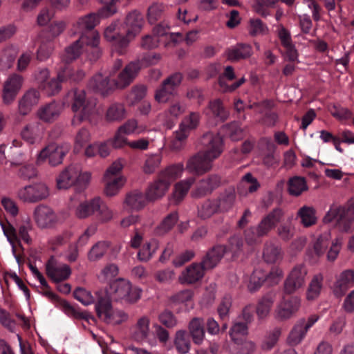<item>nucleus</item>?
Instances as JSON below:
<instances>
[{
  "mask_svg": "<svg viewBox=\"0 0 354 354\" xmlns=\"http://www.w3.org/2000/svg\"><path fill=\"white\" fill-rule=\"evenodd\" d=\"M24 79L21 75L13 73L8 77L3 85L2 99L5 104L12 103L20 92Z\"/></svg>",
  "mask_w": 354,
  "mask_h": 354,
  "instance_id": "aec40b11",
  "label": "nucleus"
},
{
  "mask_svg": "<svg viewBox=\"0 0 354 354\" xmlns=\"http://www.w3.org/2000/svg\"><path fill=\"white\" fill-rule=\"evenodd\" d=\"M163 12L162 4L154 3L148 8V21L150 24H154L161 19Z\"/></svg>",
  "mask_w": 354,
  "mask_h": 354,
  "instance_id": "0e129e2a",
  "label": "nucleus"
},
{
  "mask_svg": "<svg viewBox=\"0 0 354 354\" xmlns=\"http://www.w3.org/2000/svg\"><path fill=\"white\" fill-rule=\"evenodd\" d=\"M200 114L197 112H191L185 117L180 126V130L185 131L188 134L190 130L196 129L200 122Z\"/></svg>",
  "mask_w": 354,
  "mask_h": 354,
  "instance_id": "603ef678",
  "label": "nucleus"
},
{
  "mask_svg": "<svg viewBox=\"0 0 354 354\" xmlns=\"http://www.w3.org/2000/svg\"><path fill=\"white\" fill-rule=\"evenodd\" d=\"M300 299L292 296L288 298L283 297L282 302L277 308V317L281 319L290 318L300 307Z\"/></svg>",
  "mask_w": 354,
  "mask_h": 354,
  "instance_id": "a878e982",
  "label": "nucleus"
},
{
  "mask_svg": "<svg viewBox=\"0 0 354 354\" xmlns=\"http://www.w3.org/2000/svg\"><path fill=\"white\" fill-rule=\"evenodd\" d=\"M273 303L274 296L272 294H268L261 299L257 307L255 308L259 318H263L268 314Z\"/></svg>",
  "mask_w": 354,
  "mask_h": 354,
  "instance_id": "3c124183",
  "label": "nucleus"
},
{
  "mask_svg": "<svg viewBox=\"0 0 354 354\" xmlns=\"http://www.w3.org/2000/svg\"><path fill=\"white\" fill-rule=\"evenodd\" d=\"M174 345L177 351L181 354H186L190 350V338L185 330H178L176 333Z\"/></svg>",
  "mask_w": 354,
  "mask_h": 354,
  "instance_id": "a19ab883",
  "label": "nucleus"
},
{
  "mask_svg": "<svg viewBox=\"0 0 354 354\" xmlns=\"http://www.w3.org/2000/svg\"><path fill=\"white\" fill-rule=\"evenodd\" d=\"M99 43L100 35L97 32H91L89 35L80 37L78 40L66 48L62 60L67 64L71 63L80 55L85 48L88 59L92 62L96 61L101 55Z\"/></svg>",
  "mask_w": 354,
  "mask_h": 354,
  "instance_id": "39448f33",
  "label": "nucleus"
},
{
  "mask_svg": "<svg viewBox=\"0 0 354 354\" xmlns=\"http://www.w3.org/2000/svg\"><path fill=\"white\" fill-rule=\"evenodd\" d=\"M39 136V129L37 125L31 124L27 126L21 131L23 139L30 143H34Z\"/></svg>",
  "mask_w": 354,
  "mask_h": 354,
  "instance_id": "680f3d73",
  "label": "nucleus"
},
{
  "mask_svg": "<svg viewBox=\"0 0 354 354\" xmlns=\"http://www.w3.org/2000/svg\"><path fill=\"white\" fill-rule=\"evenodd\" d=\"M103 7L99 10L97 13L92 12L82 17H80L77 22L80 37L89 35L91 32H97L94 28L99 24L100 17L106 18L113 15L116 12L115 3H106L99 0Z\"/></svg>",
  "mask_w": 354,
  "mask_h": 354,
  "instance_id": "9b49d317",
  "label": "nucleus"
},
{
  "mask_svg": "<svg viewBox=\"0 0 354 354\" xmlns=\"http://www.w3.org/2000/svg\"><path fill=\"white\" fill-rule=\"evenodd\" d=\"M283 276V271L277 267H273L269 273L257 268L252 273L248 285L250 292L258 290L263 283L267 281L270 285L277 283Z\"/></svg>",
  "mask_w": 354,
  "mask_h": 354,
  "instance_id": "ddd939ff",
  "label": "nucleus"
},
{
  "mask_svg": "<svg viewBox=\"0 0 354 354\" xmlns=\"http://www.w3.org/2000/svg\"><path fill=\"white\" fill-rule=\"evenodd\" d=\"M194 181V178H189L176 184L173 194V199L175 203H179L184 198Z\"/></svg>",
  "mask_w": 354,
  "mask_h": 354,
  "instance_id": "58836bf2",
  "label": "nucleus"
},
{
  "mask_svg": "<svg viewBox=\"0 0 354 354\" xmlns=\"http://www.w3.org/2000/svg\"><path fill=\"white\" fill-rule=\"evenodd\" d=\"M65 28V23L62 21H53L46 23V40L58 36Z\"/></svg>",
  "mask_w": 354,
  "mask_h": 354,
  "instance_id": "864d4df0",
  "label": "nucleus"
},
{
  "mask_svg": "<svg viewBox=\"0 0 354 354\" xmlns=\"http://www.w3.org/2000/svg\"><path fill=\"white\" fill-rule=\"evenodd\" d=\"M183 169V163L180 162L170 165L162 171L158 180L151 183L147 190L148 201H153L162 197L171 183L180 177Z\"/></svg>",
  "mask_w": 354,
  "mask_h": 354,
  "instance_id": "0eeeda50",
  "label": "nucleus"
},
{
  "mask_svg": "<svg viewBox=\"0 0 354 354\" xmlns=\"http://www.w3.org/2000/svg\"><path fill=\"white\" fill-rule=\"evenodd\" d=\"M281 247L271 241H267L264 245L263 258L268 263H275L282 259Z\"/></svg>",
  "mask_w": 354,
  "mask_h": 354,
  "instance_id": "2f4dec72",
  "label": "nucleus"
},
{
  "mask_svg": "<svg viewBox=\"0 0 354 354\" xmlns=\"http://www.w3.org/2000/svg\"><path fill=\"white\" fill-rule=\"evenodd\" d=\"M225 248L215 245L204 256L201 263H193L182 272L179 279L182 283L192 284L201 280L205 270L214 268L224 255Z\"/></svg>",
  "mask_w": 354,
  "mask_h": 354,
  "instance_id": "20e7f679",
  "label": "nucleus"
},
{
  "mask_svg": "<svg viewBox=\"0 0 354 354\" xmlns=\"http://www.w3.org/2000/svg\"><path fill=\"white\" fill-rule=\"evenodd\" d=\"M277 35L281 46L286 49V57L290 62H295L298 57L297 51L292 42L290 32L283 26H281L277 31Z\"/></svg>",
  "mask_w": 354,
  "mask_h": 354,
  "instance_id": "bb28decb",
  "label": "nucleus"
},
{
  "mask_svg": "<svg viewBox=\"0 0 354 354\" xmlns=\"http://www.w3.org/2000/svg\"><path fill=\"white\" fill-rule=\"evenodd\" d=\"M307 270L303 265L295 266L284 282V292L290 295L303 287L305 283V277Z\"/></svg>",
  "mask_w": 354,
  "mask_h": 354,
  "instance_id": "412c9836",
  "label": "nucleus"
},
{
  "mask_svg": "<svg viewBox=\"0 0 354 354\" xmlns=\"http://www.w3.org/2000/svg\"><path fill=\"white\" fill-rule=\"evenodd\" d=\"M15 59V51L13 49H6L0 54V69L10 68Z\"/></svg>",
  "mask_w": 354,
  "mask_h": 354,
  "instance_id": "bf43d9fd",
  "label": "nucleus"
},
{
  "mask_svg": "<svg viewBox=\"0 0 354 354\" xmlns=\"http://www.w3.org/2000/svg\"><path fill=\"white\" fill-rule=\"evenodd\" d=\"M149 319L146 317H142L138 321L136 330L134 332V338L138 342L144 341L149 334Z\"/></svg>",
  "mask_w": 354,
  "mask_h": 354,
  "instance_id": "09e8293b",
  "label": "nucleus"
},
{
  "mask_svg": "<svg viewBox=\"0 0 354 354\" xmlns=\"http://www.w3.org/2000/svg\"><path fill=\"white\" fill-rule=\"evenodd\" d=\"M288 189L290 195L299 196L307 189L305 178L300 176L290 178L288 182Z\"/></svg>",
  "mask_w": 354,
  "mask_h": 354,
  "instance_id": "a18cd8bd",
  "label": "nucleus"
},
{
  "mask_svg": "<svg viewBox=\"0 0 354 354\" xmlns=\"http://www.w3.org/2000/svg\"><path fill=\"white\" fill-rule=\"evenodd\" d=\"M85 72L82 69H75L69 66H66L64 69L58 73V77L64 82L69 80L73 82H79L84 79Z\"/></svg>",
  "mask_w": 354,
  "mask_h": 354,
  "instance_id": "ea45409f",
  "label": "nucleus"
},
{
  "mask_svg": "<svg viewBox=\"0 0 354 354\" xmlns=\"http://www.w3.org/2000/svg\"><path fill=\"white\" fill-rule=\"evenodd\" d=\"M126 109L122 103H113L108 108L106 117L109 121H120L126 117Z\"/></svg>",
  "mask_w": 354,
  "mask_h": 354,
  "instance_id": "37998d69",
  "label": "nucleus"
},
{
  "mask_svg": "<svg viewBox=\"0 0 354 354\" xmlns=\"http://www.w3.org/2000/svg\"><path fill=\"white\" fill-rule=\"evenodd\" d=\"M147 201V195L136 190L127 196L125 203L131 209L138 210L145 206Z\"/></svg>",
  "mask_w": 354,
  "mask_h": 354,
  "instance_id": "4c0bfd02",
  "label": "nucleus"
},
{
  "mask_svg": "<svg viewBox=\"0 0 354 354\" xmlns=\"http://www.w3.org/2000/svg\"><path fill=\"white\" fill-rule=\"evenodd\" d=\"M182 80L183 75L180 73H176L169 76L162 82L160 88L156 91V100L160 103L168 101L171 97L176 94Z\"/></svg>",
  "mask_w": 354,
  "mask_h": 354,
  "instance_id": "a211bd4d",
  "label": "nucleus"
},
{
  "mask_svg": "<svg viewBox=\"0 0 354 354\" xmlns=\"http://www.w3.org/2000/svg\"><path fill=\"white\" fill-rule=\"evenodd\" d=\"M218 212H219V210L215 200L207 199L198 208V216L203 220L210 218Z\"/></svg>",
  "mask_w": 354,
  "mask_h": 354,
  "instance_id": "c03bdc74",
  "label": "nucleus"
},
{
  "mask_svg": "<svg viewBox=\"0 0 354 354\" xmlns=\"http://www.w3.org/2000/svg\"><path fill=\"white\" fill-rule=\"evenodd\" d=\"M324 277L322 274L313 276L306 290V299L308 301L317 299L321 294L323 288Z\"/></svg>",
  "mask_w": 354,
  "mask_h": 354,
  "instance_id": "72a5a7b5",
  "label": "nucleus"
},
{
  "mask_svg": "<svg viewBox=\"0 0 354 354\" xmlns=\"http://www.w3.org/2000/svg\"><path fill=\"white\" fill-rule=\"evenodd\" d=\"M247 333V324L242 322H236L230 329V336L236 344H242L243 337H245Z\"/></svg>",
  "mask_w": 354,
  "mask_h": 354,
  "instance_id": "49530a36",
  "label": "nucleus"
},
{
  "mask_svg": "<svg viewBox=\"0 0 354 354\" xmlns=\"http://www.w3.org/2000/svg\"><path fill=\"white\" fill-rule=\"evenodd\" d=\"M122 169V165L119 161L114 162L106 170L104 174L106 186L104 192L108 196L115 195L124 183V179L118 174Z\"/></svg>",
  "mask_w": 354,
  "mask_h": 354,
  "instance_id": "f3484780",
  "label": "nucleus"
},
{
  "mask_svg": "<svg viewBox=\"0 0 354 354\" xmlns=\"http://www.w3.org/2000/svg\"><path fill=\"white\" fill-rule=\"evenodd\" d=\"M140 289L132 287L128 281L120 279L113 281L110 286L109 292H97L95 307L97 317L106 324H120L127 315L122 310L113 309L112 299L134 303L140 299Z\"/></svg>",
  "mask_w": 354,
  "mask_h": 354,
  "instance_id": "f257e3e1",
  "label": "nucleus"
},
{
  "mask_svg": "<svg viewBox=\"0 0 354 354\" xmlns=\"http://www.w3.org/2000/svg\"><path fill=\"white\" fill-rule=\"evenodd\" d=\"M221 132L233 141L242 139L244 136V131L238 122H232L223 126Z\"/></svg>",
  "mask_w": 354,
  "mask_h": 354,
  "instance_id": "e433bc0d",
  "label": "nucleus"
},
{
  "mask_svg": "<svg viewBox=\"0 0 354 354\" xmlns=\"http://www.w3.org/2000/svg\"><path fill=\"white\" fill-rule=\"evenodd\" d=\"M159 322L168 328L174 327L177 324V320L174 315L169 310H165L158 316Z\"/></svg>",
  "mask_w": 354,
  "mask_h": 354,
  "instance_id": "338daca9",
  "label": "nucleus"
},
{
  "mask_svg": "<svg viewBox=\"0 0 354 354\" xmlns=\"http://www.w3.org/2000/svg\"><path fill=\"white\" fill-rule=\"evenodd\" d=\"M17 196L25 203H35L39 202L44 198V186L42 183L25 186L18 191Z\"/></svg>",
  "mask_w": 354,
  "mask_h": 354,
  "instance_id": "4be33fe9",
  "label": "nucleus"
},
{
  "mask_svg": "<svg viewBox=\"0 0 354 354\" xmlns=\"http://www.w3.org/2000/svg\"><path fill=\"white\" fill-rule=\"evenodd\" d=\"M104 38L112 43L113 50L119 55H124L131 41L128 35L124 32L123 26H119L118 23L115 21L109 25L104 30Z\"/></svg>",
  "mask_w": 354,
  "mask_h": 354,
  "instance_id": "4468645a",
  "label": "nucleus"
},
{
  "mask_svg": "<svg viewBox=\"0 0 354 354\" xmlns=\"http://www.w3.org/2000/svg\"><path fill=\"white\" fill-rule=\"evenodd\" d=\"M95 213L102 222L109 221L112 218L111 211L99 197L80 203L75 212L76 216L80 218H86Z\"/></svg>",
  "mask_w": 354,
  "mask_h": 354,
  "instance_id": "f8f14e48",
  "label": "nucleus"
},
{
  "mask_svg": "<svg viewBox=\"0 0 354 354\" xmlns=\"http://www.w3.org/2000/svg\"><path fill=\"white\" fill-rule=\"evenodd\" d=\"M283 212L280 208H275L262 218L257 227H250L244 232L246 243L254 245L261 243V237L266 236L277 225L280 223Z\"/></svg>",
  "mask_w": 354,
  "mask_h": 354,
  "instance_id": "6e6552de",
  "label": "nucleus"
},
{
  "mask_svg": "<svg viewBox=\"0 0 354 354\" xmlns=\"http://www.w3.org/2000/svg\"><path fill=\"white\" fill-rule=\"evenodd\" d=\"M204 150L191 157L187 163V169L196 174H202L210 170L212 162L222 153L223 138L219 133H205L201 139Z\"/></svg>",
  "mask_w": 354,
  "mask_h": 354,
  "instance_id": "f03ea898",
  "label": "nucleus"
},
{
  "mask_svg": "<svg viewBox=\"0 0 354 354\" xmlns=\"http://www.w3.org/2000/svg\"><path fill=\"white\" fill-rule=\"evenodd\" d=\"M64 82V80H60L58 77V75L56 78H52L47 82V70L46 69V95H54L58 93L62 88V83Z\"/></svg>",
  "mask_w": 354,
  "mask_h": 354,
  "instance_id": "4d7b16f0",
  "label": "nucleus"
},
{
  "mask_svg": "<svg viewBox=\"0 0 354 354\" xmlns=\"http://www.w3.org/2000/svg\"><path fill=\"white\" fill-rule=\"evenodd\" d=\"M189 330L194 343L201 344L205 338L203 319L198 317L193 318L189 322Z\"/></svg>",
  "mask_w": 354,
  "mask_h": 354,
  "instance_id": "473e14b6",
  "label": "nucleus"
},
{
  "mask_svg": "<svg viewBox=\"0 0 354 354\" xmlns=\"http://www.w3.org/2000/svg\"><path fill=\"white\" fill-rule=\"evenodd\" d=\"M71 274L69 266L59 262L54 256H51L46 263V274L55 283L65 281Z\"/></svg>",
  "mask_w": 354,
  "mask_h": 354,
  "instance_id": "6ab92c4d",
  "label": "nucleus"
},
{
  "mask_svg": "<svg viewBox=\"0 0 354 354\" xmlns=\"http://www.w3.org/2000/svg\"><path fill=\"white\" fill-rule=\"evenodd\" d=\"M235 199L236 195L234 191H225L221 194L217 199H215L219 212L229 211L232 207Z\"/></svg>",
  "mask_w": 354,
  "mask_h": 354,
  "instance_id": "79ce46f5",
  "label": "nucleus"
},
{
  "mask_svg": "<svg viewBox=\"0 0 354 354\" xmlns=\"http://www.w3.org/2000/svg\"><path fill=\"white\" fill-rule=\"evenodd\" d=\"M221 185V178L217 175H209L208 177L201 179L196 185V188L192 192L194 198H201L211 194L212 192Z\"/></svg>",
  "mask_w": 354,
  "mask_h": 354,
  "instance_id": "5701e85b",
  "label": "nucleus"
},
{
  "mask_svg": "<svg viewBox=\"0 0 354 354\" xmlns=\"http://www.w3.org/2000/svg\"><path fill=\"white\" fill-rule=\"evenodd\" d=\"M253 54L252 47L250 44L239 43L232 46L227 51L228 59L235 62L241 59H246Z\"/></svg>",
  "mask_w": 354,
  "mask_h": 354,
  "instance_id": "c756f323",
  "label": "nucleus"
},
{
  "mask_svg": "<svg viewBox=\"0 0 354 354\" xmlns=\"http://www.w3.org/2000/svg\"><path fill=\"white\" fill-rule=\"evenodd\" d=\"M46 297H48L57 307L62 309L68 317L75 319L88 322L92 318L87 312L82 311L77 306L71 305L66 300L61 299L57 294L49 290L48 285L46 283Z\"/></svg>",
  "mask_w": 354,
  "mask_h": 354,
  "instance_id": "dca6fc26",
  "label": "nucleus"
},
{
  "mask_svg": "<svg viewBox=\"0 0 354 354\" xmlns=\"http://www.w3.org/2000/svg\"><path fill=\"white\" fill-rule=\"evenodd\" d=\"M61 106L53 101L46 105V122L55 120L59 115Z\"/></svg>",
  "mask_w": 354,
  "mask_h": 354,
  "instance_id": "69168bd1",
  "label": "nucleus"
},
{
  "mask_svg": "<svg viewBox=\"0 0 354 354\" xmlns=\"http://www.w3.org/2000/svg\"><path fill=\"white\" fill-rule=\"evenodd\" d=\"M143 24V15L140 12L133 10L125 18L124 32L132 40L140 32Z\"/></svg>",
  "mask_w": 354,
  "mask_h": 354,
  "instance_id": "b1692460",
  "label": "nucleus"
},
{
  "mask_svg": "<svg viewBox=\"0 0 354 354\" xmlns=\"http://www.w3.org/2000/svg\"><path fill=\"white\" fill-rule=\"evenodd\" d=\"M178 220V215L176 212L168 214L162 221L155 228L154 234L156 236H163L168 233L176 225Z\"/></svg>",
  "mask_w": 354,
  "mask_h": 354,
  "instance_id": "f704fd0d",
  "label": "nucleus"
},
{
  "mask_svg": "<svg viewBox=\"0 0 354 354\" xmlns=\"http://www.w3.org/2000/svg\"><path fill=\"white\" fill-rule=\"evenodd\" d=\"M140 69V63L132 62L118 73L116 79H111L110 76H104L98 73L89 80L88 88L94 93L105 95L115 88H124L128 86L136 78Z\"/></svg>",
  "mask_w": 354,
  "mask_h": 354,
  "instance_id": "7ed1b4c3",
  "label": "nucleus"
},
{
  "mask_svg": "<svg viewBox=\"0 0 354 354\" xmlns=\"http://www.w3.org/2000/svg\"><path fill=\"white\" fill-rule=\"evenodd\" d=\"M268 30L267 26L261 19H252L250 20L249 33L251 36L264 35Z\"/></svg>",
  "mask_w": 354,
  "mask_h": 354,
  "instance_id": "13d9d810",
  "label": "nucleus"
},
{
  "mask_svg": "<svg viewBox=\"0 0 354 354\" xmlns=\"http://www.w3.org/2000/svg\"><path fill=\"white\" fill-rule=\"evenodd\" d=\"M297 215L304 227H310L316 223L315 210L313 207L304 206L299 209Z\"/></svg>",
  "mask_w": 354,
  "mask_h": 354,
  "instance_id": "de8ad7c7",
  "label": "nucleus"
},
{
  "mask_svg": "<svg viewBox=\"0 0 354 354\" xmlns=\"http://www.w3.org/2000/svg\"><path fill=\"white\" fill-rule=\"evenodd\" d=\"M39 93L34 89L27 91L19 102V112L25 115L28 114L32 108L37 105L39 101Z\"/></svg>",
  "mask_w": 354,
  "mask_h": 354,
  "instance_id": "7c9ffc66",
  "label": "nucleus"
},
{
  "mask_svg": "<svg viewBox=\"0 0 354 354\" xmlns=\"http://www.w3.org/2000/svg\"><path fill=\"white\" fill-rule=\"evenodd\" d=\"M79 165H71L66 167L57 178L59 189H68L75 187L76 192L81 193L87 187L91 175L88 172L82 173Z\"/></svg>",
  "mask_w": 354,
  "mask_h": 354,
  "instance_id": "9d476101",
  "label": "nucleus"
},
{
  "mask_svg": "<svg viewBox=\"0 0 354 354\" xmlns=\"http://www.w3.org/2000/svg\"><path fill=\"white\" fill-rule=\"evenodd\" d=\"M295 233V227L290 222L281 223L277 229L278 236L283 241L291 240L294 237Z\"/></svg>",
  "mask_w": 354,
  "mask_h": 354,
  "instance_id": "6e6d98bb",
  "label": "nucleus"
},
{
  "mask_svg": "<svg viewBox=\"0 0 354 354\" xmlns=\"http://www.w3.org/2000/svg\"><path fill=\"white\" fill-rule=\"evenodd\" d=\"M69 147L68 145L59 146L52 144L46 146V159H48V162L52 166H56L62 162L63 158L68 153Z\"/></svg>",
  "mask_w": 354,
  "mask_h": 354,
  "instance_id": "c85d7f7f",
  "label": "nucleus"
},
{
  "mask_svg": "<svg viewBox=\"0 0 354 354\" xmlns=\"http://www.w3.org/2000/svg\"><path fill=\"white\" fill-rule=\"evenodd\" d=\"M104 38L112 43L113 50L119 55H124L131 41L128 35L124 32L123 26H119L118 23L115 21L109 25L104 30Z\"/></svg>",
  "mask_w": 354,
  "mask_h": 354,
  "instance_id": "2eb2a0df",
  "label": "nucleus"
},
{
  "mask_svg": "<svg viewBox=\"0 0 354 354\" xmlns=\"http://www.w3.org/2000/svg\"><path fill=\"white\" fill-rule=\"evenodd\" d=\"M159 248V242L155 239H151L142 245L138 252L139 261L147 262L149 261Z\"/></svg>",
  "mask_w": 354,
  "mask_h": 354,
  "instance_id": "c9c22d12",
  "label": "nucleus"
},
{
  "mask_svg": "<svg viewBox=\"0 0 354 354\" xmlns=\"http://www.w3.org/2000/svg\"><path fill=\"white\" fill-rule=\"evenodd\" d=\"M235 78L234 68L231 66L225 67L224 73L218 77V84L222 92H232L241 86L245 81L244 77L241 78L234 83L229 84V81H232Z\"/></svg>",
  "mask_w": 354,
  "mask_h": 354,
  "instance_id": "393cba45",
  "label": "nucleus"
},
{
  "mask_svg": "<svg viewBox=\"0 0 354 354\" xmlns=\"http://www.w3.org/2000/svg\"><path fill=\"white\" fill-rule=\"evenodd\" d=\"M323 221L325 223L335 221L340 231L349 232L354 222V199L348 201L345 205H333Z\"/></svg>",
  "mask_w": 354,
  "mask_h": 354,
  "instance_id": "1a4fd4ad",
  "label": "nucleus"
},
{
  "mask_svg": "<svg viewBox=\"0 0 354 354\" xmlns=\"http://www.w3.org/2000/svg\"><path fill=\"white\" fill-rule=\"evenodd\" d=\"M241 185L246 187L250 193L256 192L260 187L257 178L252 174H246L242 178Z\"/></svg>",
  "mask_w": 354,
  "mask_h": 354,
  "instance_id": "774afa93",
  "label": "nucleus"
},
{
  "mask_svg": "<svg viewBox=\"0 0 354 354\" xmlns=\"http://www.w3.org/2000/svg\"><path fill=\"white\" fill-rule=\"evenodd\" d=\"M109 243L106 241H99L90 250L88 259L91 261H95L101 259L109 248Z\"/></svg>",
  "mask_w": 354,
  "mask_h": 354,
  "instance_id": "5fc2aeb1",
  "label": "nucleus"
},
{
  "mask_svg": "<svg viewBox=\"0 0 354 354\" xmlns=\"http://www.w3.org/2000/svg\"><path fill=\"white\" fill-rule=\"evenodd\" d=\"M66 100L71 103V109L75 113L72 124L77 125L84 120H90L96 112L95 100L89 99L82 89H73L67 93Z\"/></svg>",
  "mask_w": 354,
  "mask_h": 354,
  "instance_id": "423d86ee",
  "label": "nucleus"
},
{
  "mask_svg": "<svg viewBox=\"0 0 354 354\" xmlns=\"http://www.w3.org/2000/svg\"><path fill=\"white\" fill-rule=\"evenodd\" d=\"M73 296L84 306L90 305L95 301L91 293L83 288H77L73 292Z\"/></svg>",
  "mask_w": 354,
  "mask_h": 354,
  "instance_id": "052dcab7",
  "label": "nucleus"
},
{
  "mask_svg": "<svg viewBox=\"0 0 354 354\" xmlns=\"http://www.w3.org/2000/svg\"><path fill=\"white\" fill-rule=\"evenodd\" d=\"M161 162L160 155L154 154L149 156L145 163L143 170L146 174H152L159 167Z\"/></svg>",
  "mask_w": 354,
  "mask_h": 354,
  "instance_id": "e2e57ef3",
  "label": "nucleus"
},
{
  "mask_svg": "<svg viewBox=\"0 0 354 354\" xmlns=\"http://www.w3.org/2000/svg\"><path fill=\"white\" fill-rule=\"evenodd\" d=\"M207 115H212L220 122H225L230 113L221 99H215L209 102L207 108L204 111Z\"/></svg>",
  "mask_w": 354,
  "mask_h": 354,
  "instance_id": "cd10ccee",
  "label": "nucleus"
},
{
  "mask_svg": "<svg viewBox=\"0 0 354 354\" xmlns=\"http://www.w3.org/2000/svg\"><path fill=\"white\" fill-rule=\"evenodd\" d=\"M304 325L301 324L299 321L295 325L290 331L288 341L292 346H295L299 344L305 337L307 330L305 329Z\"/></svg>",
  "mask_w": 354,
  "mask_h": 354,
  "instance_id": "8fccbe9b",
  "label": "nucleus"
}]
</instances>
